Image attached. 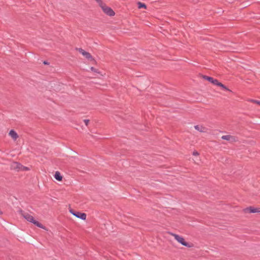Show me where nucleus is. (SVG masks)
I'll list each match as a JSON object with an SVG mask.
<instances>
[{"label":"nucleus","instance_id":"f257e3e1","mask_svg":"<svg viewBox=\"0 0 260 260\" xmlns=\"http://www.w3.org/2000/svg\"><path fill=\"white\" fill-rule=\"evenodd\" d=\"M21 215L28 221H29L31 223H33L34 224H35L38 227H39L40 228H42L43 229H45V226L40 223L39 222L35 220L33 217L32 216L30 215L28 213L25 212L22 210L20 211Z\"/></svg>","mask_w":260,"mask_h":260},{"label":"nucleus","instance_id":"f03ea898","mask_svg":"<svg viewBox=\"0 0 260 260\" xmlns=\"http://www.w3.org/2000/svg\"><path fill=\"white\" fill-rule=\"evenodd\" d=\"M171 235H172L179 243H181L183 246L188 247H190L189 244L185 241L184 238L182 237L173 233H171Z\"/></svg>","mask_w":260,"mask_h":260},{"label":"nucleus","instance_id":"7ed1b4c3","mask_svg":"<svg viewBox=\"0 0 260 260\" xmlns=\"http://www.w3.org/2000/svg\"><path fill=\"white\" fill-rule=\"evenodd\" d=\"M103 12L110 16H113L115 15L114 11L110 7H107L105 4L101 6Z\"/></svg>","mask_w":260,"mask_h":260},{"label":"nucleus","instance_id":"20e7f679","mask_svg":"<svg viewBox=\"0 0 260 260\" xmlns=\"http://www.w3.org/2000/svg\"><path fill=\"white\" fill-rule=\"evenodd\" d=\"M76 50H77L86 59L89 60H92L93 59L91 54L89 52L85 51L83 49L76 48Z\"/></svg>","mask_w":260,"mask_h":260},{"label":"nucleus","instance_id":"39448f33","mask_svg":"<svg viewBox=\"0 0 260 260\" xmlns=\"http://www.w3.org/2000/svg\"><path fill=\"white\" fill-rule=\"evenodd\" d=\"M70 211L73 215H74L76 217L83 220L86 219V214L85 213H81L80 212H75L73 210H70Z\"/></svg>","mask_w":260,"mask_h":260},{"label":"nucleus","instance_id":"423d86ee","mask_svg":"<svg viewBox=\"0 0 260 260\" xmlns=\"http://www.w3.org/2000/svg\"><path fill=\"white\" fill-rule=\"evenodd\" d=\"M221 139L223 140H225L228 141L233 142L236 141V138L235 137L231 136V135H224L221 137Z\"/></svg>","mask_w":260,"mask_h":260},{"label":"nucleus","instance_id":"0eeeda50","mask_svg":"<svg viewBox=\"0 0 260 260\" xmlns=\"http://www.w3.org/2000/svg\"><path fill=\"white\" fill-rule=\"evenodd\" d=\"M244 211H245V212H248V213H257V212H260V209L250 207L249 208H247L245 209Z\"/></svg>","mask_w":260,"mask_h":260},{"label":"nucleus","instance_id":"6e6552de","mask_svg":"<svg viewBox=\"0 0 260 260\" xmlns=\"http://www.w3.org/2000/svg\"><path fill=\"white\" fill-rule=\"evenodd\" d=\"M203 78L206 80H208L209 82L213 83V84L214 85H217L218 81L216 79H213L212 77H209V76H205V75H204L203 76Z\"/></svg>","mask_w":260,"mask_h":260},{"label":"nucleus","instance_id":"1a4fd4ad","mask_svg":"<svg viewBox=\"0 0 260 260\" xmlns=\"http://www.w3.org/2000/svg\"><path fill=\"white\" fill-rule=\"evenodd\" d=\"M194 128L202 133H206L207 132V128L202 125H197L194 126Z\"/></svg>","mask_w":260,"mask_h":260},{"label":"nucleus","instance_id":"9d476101","mask_svg":"<svg viewBox=\"0 0 260 260\" xmlns=\"http://www.w3.org/2000/svg\"><path fill=\"white\" fill-rule=\"evenodd\" d=\"M9 135L14 140H16L18 138L17 133L13 129L10 131Z\"/></svg>","mask_w":260,"mask_h":260},{"label":"nucleus","instance_id":"9b49d317","mask_svg":"<svg viewBox=\"0 0 260 260\" xmlns=\"http://www.w3.org/2000/svg\"><path fill=\"white\" fill-rule=\"evenodd\" d=\"M12 167L14 169H16L18 171H19V170H21L22 168V166L20 164H19L18 162H14L12 165Z\"/></svg>","mask_w":260,"mask_h":260},{"label":"nucleus","instance_id":"f8f14e48","mask_svg":"<svg viewBox=\"0 0 260 260\" xmlns=\"http://www.w3.org/2000/svg\"><path fill=\"white\" fill-rule=\"evenodd\" d=\"M54 178L57 180V181H60L62 180V176L61 175L60 173L58 172V171H56L55 173V175H54Z\"/></svg>","mask_w":260,"mask_h":260},{"label":"nucleus","instance_id":"ddd939ff","mask_svg":"<svg viewBox=\"0 0 260 260\" xmlns=\"http://www.w3.org/2000/svg\"><path fill=\"white\" fill-rule=\"evenodd\" d=\"M216 85L222 87L224 90L231 91V90L229 89H228L225 85H224L223 84H222L221 83H220L219 82H218Z\"/></svg>","mask_w":260,"mask_h":260},{"label":"nucleus","instance_id":"4468645a","mask_svg":"<svg viewBox=\"0 0 260 260\" xmlns=\"http://www.w3.org/2000/svg\"><path fill=\"white\" fill-rule=\"evenodd\" d=\"M138 8L139 9H141V8H145V9H146V5L145 4L142 3L141 2H138Z\"/></svg>","mask_w":260,"mask_h":260},{"label":"nucleus","instance_id":"2eb2a0df","mask_svg":"<svg viewBox=\"0 0 260 260\" xmlns=\"http://www.w3.org/2000/svg\"><path fill=\"white\" fill-rule=\"evenodd\" d=\"M251 101L254 103H255V104H257V105H260V101H259L251 100Z\"/></svg>","mask_w":260,"mask_h":260},{"label":"nucleus","instance_id":"dca6fc26","mask_svg":"<svg viewBox=\"0 0 260 260\" xmlns=\"http://www.w3.org/2000/svg\"><path fill=\"white\" fill-rule=\"evenodd\" d=\"M95 1L99 4V5L100 7L104 4V3H103V2H102V0H95Z\"/></svg>","mask_w":260,"mask_h":260},{"label":"nucleus","instance_id":"f3484780","mask_svg":"<svg viewBox=\"0 0 260 260\" xmlns=\"http://www.w3.org/2000/svg\"><path fill=\"white\" fill-rule=\"evenodd\" d=\"M90 70L92 71V72H95V73H99V72H98V70H96V69L94 68L93 67H91L90 68Z\"/></svg>","mask_w":260,"mask_h":260},{"label":"nucleus","instance_id":"a211bd4d","mask_svg":"<svg viewBox=\"0 0 260 260\" xmlns=\"http://www.w3.org/2000/svg\"><path fill=\"white\" fill-rule=\"evenodd\" d=\"M84 122L86 125H87L89 123V120L88 119H84Z\"/></svg>","mask_w":260,"mask_h":260},{"label":"nucleus","instance_id":"6ab92c4d","mask_svg":"<svg viewBox=\"0 0 260 260\" xmlns=\"http://www.w3.org/2000/svg\"><path fill=\"white\" fill-rule=\"evenodd\" d=\"M21 170H23V171L28 170V169L26 167L22 166Z\"/></svg>","mask_w":260,"mask_h":260},{"label":"nucleus","instance_id":"aec40b11","mask_svg":"<svg viewBox=\"0 0 260 260\" xmlns=\"http://www.w3.org/2000/svg\"><path fill=\"white\" fill-rule=\"evenodd\" d=\"M193 155H199V153L197 151H193Z\"/></svg>","mask_w":260,"mask_h":260},{"label":"nucleus","instance_id":"412c9836","mask_svg":"<svg viewBox=\"0 0 260 260\" xmlns=\"http://www.w3.org/2000/svg\"><path fill=\"white\" fill-rule=\"evenodd\" d=\"M44 63L45 64H48V62H47V61H44Z\"/></svg>","mask_w":260,"mask_h":260},{"label":"nucleus","instance_id":"4be33fe9","mask_svg":"<svg viewBox=\"0 0 260 260\" xmlns=\"http://www.w3.org/2000/svg\"><path fill=\"white\" fill-rule=\"evenodd\" d=\"M2 214V212L0 211V214Z\"/></svg>","mask_w":260,"mask_h":260}]
</instances>
